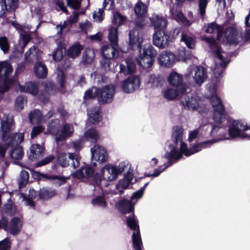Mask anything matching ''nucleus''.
<instances>
[{
    "label": "nucleus",
    "mask_w": 250,
    "mask_h": 250,
    "mask_svg": "<svg viewBox=\"0 0 250 250\" xmlns=\"http://www.w3.org/2000/svg\"><path fill=\"white\" fill-rule=\"evenodd\" d=\"M12 85L15 87L16 90L18 92H27V83L25 85H21L16 79H12Z\"/></svg>",
    "instance_id": "e2e57ef3"
},
{
    "label": "nucleus",
    "mask_w": 250,
    "mask_h": 250,
    "mask_svg": "<svg viewBox=\"0 0 250 250\" xmlns=\"http://www.w3.org/2000/svg\"><path fill=\"white\" fill-rule=\"evenodd\" d=\"M117 207L120 212L124 215L129 212L134 213V207L130 200L122 199L117 203Z\"/></svg>",
    "instance_id": "b1692460"
},
{
    "label": "nucleus",
    "mask_w": 250,
    "mask_h": 250,
    "mask_svg": "<svg viewBox=\"0 0 250 250\" xmlns=\"http://www.w3.org/2000/svg\"><path fill=\"white\" fill-rule=\"evenodd\" d=\"M13 71L11 64L8 61L0 62V78L10 79L9 75Z\"/></svg>",
    "instance_id": "bb28decb"
},
{
    "label": "nucleus",
    "mask_w": 250,
    "mask_h": 250,
    "mask_svg": "<svg viewBox=\"0 0 250 250\" xmlns=\"http://www.w3.org/2000/svg\"><path fill=\"white\" fill-rule=\"evenodd\" d=\"M187 80L193 84H201L207 78L205 69L200 66H190L186 74Z\"/></svg>",
    "instance_id": "423d86ee"
},
{
    "label": "nucleus",
    "mask_w": 250,
    "mask_h": 250,
    "mask_svg": "<svg viewBox=\"0 0 250 250\" xmlns=\"http://www.w3.org/2000/svg\"><path fill=\"white\" fill-rule=\"evenodd\" d=\"M205 32L208 33L217 32L218 41L223 43H236L242 40V33L239 32L234 27L228 28L224 33L216 24L212 22L208 24Z\"/></svg>",
    "instance_id": "7ed1b4c3"
},
{
    "label": "nucleus",
    "mask_w": 250,
    "mask_h": 250,
    "mask_svg": "<svg viewBox=\"0 0 250 250\" xmlns=\"http://www.w3.org/2000/svg\"><path fill=\"white\" fill-rule=\"evenodd\" d=\"M125 20V17L121 15L118 12H114L113 13L112 22L115 25L119 26L122 25Z\"/></svg>",
    "instance_id": "680f3d73"
},
{
    "label": "nucleus",
    "mask_w": 250,
    "mask_h": 250,
    "mask_svg": "<svg viewBox=\"0 0 250 250\" xmlns=\"http://www.w3.org/2000/svg\"><path fill=\"white\" fill-rule=\"evenodd\" d=\"M27 99L26 97L20 96L15 101V107L17 109H22L27 107Z\"/></svg>",
    "instance_id": "8fccbe9b"
},
{
    "label": "nucleus",
    "mask_w": 250,
    "mask_h": 250,
    "mask_svg": "<svg viewBox=\"0 0 250 250\" xmlns=\"http://www.w3.org/2000/svg\"><path fill=\"white\" fill-rule=\"evenodd\" d=\"M132 243L135 250H142V241L140 232H133L132 234Z\"/></svg>",
    "instance_id": "37998d69"
},
{
    "label": "nucleus",
    "mask_w": 250,
    "mask_h": 250,
    "mask_svg": "<svg viewBox=\"0 0 250 250\" xmlns=\"http://www.w3.org/2000/svg\"><path fill=\"white\" fill-rule=\"evenodd\" d=\"M83 46L79 43H76L72 45L67 51L68 56L72 58H75L79 56Z\"/></svg>",
    "instance_id": "4c0bfd02"
},
{
    "label": "nucleus",
    "mask_w": 250,
    "mask_h": 250,
    "mask_svg": "<svg viewBox=\"0 0 250 250\" xmlns=\"http://www.w3.org/2000/svg\"><path fill=\"white\" fill-rule=\"evenodd\" d=\"M55 86L51 83H49L45 87V91L44 93H42L40 96V99L42 100L43 102L46 101L48 100L49 95L53 94L55 90L54 89Z\"/></svg>",
    "instance_id": "c03bdc74"
},
{
    "label": "nucleus",
    "mask_w": 250,
    "mask_h": 250,
    "mask_svg": "<svg viewBox=\"0 0 250 250\" xmlns=\"http://www.w3.org/2000/svg\"><path fill=\"white\" fill-rule=\"evenodd\" d=\"M108 37L111 44L117 46L118 41V28L117 27L110 28Z\"/></svg>",
    "instance_id": "a18cd8bd"
},
{
    "label": "nucleus",
    "mask_w": 250,
    "mask_h": 250,
    "mask_svg": "<svg viewBox=\"0 0 250 250\" xmlns=\"http://www.w3.org/2000/svg\"><path fill=\"white\" fill-rule=\"evenodd\" d=\"M123 170V169L119 171L115 166L108 164L102 168L101 173L105 179L108 181H112L116 179L119 173L122 172Z\"/></svg>",
    "instance_id": "f3484780"
},
{
    "label": "nucleus",
    "mask_w": 250,
    "mask_h": 250,
    "mask_svg": "<svg viewBox=\"0 0 250 250\" xmlns=\"http://www.w3.org/2000/svg\"><path fill=\"white\" fill-rule=\"evenodd\" d=\"M141 82L139 77L132 76L124 80L122 83V89L126 93H131L138 89Z\"/></svg>",
    "instance_id": "f8f14e48"
},
{
    "label": "nucleus",
    "mask_w": 250,
    "mask_h": 250,
    "mask_svg": "<svg viewBox=\"0 0 250 250\" xmlns=\"http://www.w3.org/2000/svg\"><path fill=\"white\" fill-rule=\"evenodd\" d=\"M60 129V121L58 119L51 120L48 125V131L49 133L53 135L58 134Z\"/></svg>",
    "instance_id": "e433bc0d"
},
{
    "label": "nucleus",
    "mask_w": 250,
    "mask_h": 250,
    "mask_svg": "<svg viewBox=\"0 0 250 250\" xmlns=\"http://www.w3.org/2000/svg\"><path fill=\"white\" fill-rule=\"evenodd\" d=\"M73 128L67 124L64 125L61 130L59 136L57 138V141L65 140L67 137L71 136L73 133Z\"/></svg>",
    "instance_id": "c9c22d12"
},
{
    "label": "nucleus",
    "mask_w": 250,
    "mask_h": 250,
    "mask_svg": "<svg viewBox=\"0 0 250 250\" xmlns=\"http://www.w3.org/2000/svg\"><path fill=\"white\" fill-rule=\"evenodd\" d=\"M163 93L164 97L168 100H171L175 99L180 94H181L182 97H183V94L178 88L175 89L173 88H168L164 91Z\"/></svg>",
    "instance_id": "f704fd0d"
},
{
    "label": "nucleus",
    "mask_w": 250,
    "mask_h": 250,
    "mask_svg": "<svg viewBox=\"0 0 250 250\" xmlns=\"http://www.w3.org/2000/svg\"><path fill=\"white\" fill-rule=\"evenodd\" d=\"M12 83V79L0 78V93L7 91Z\"/></svg>",
    "instance_id": "09e8293b"
},
{
    "label": "nucleus",
    "mask_w": 250,
    "mask_h": 250,
    "mask_svg": "<svg viewBox=\"0 0 250 250\" xmlns=\"http://www.w3.org/2000/svg\"><path fill=\"white\" fill-rule=\"evenodd\" d=\"M184 130L182 127L179 125L174 126L173 128V132L172 138L173 139L174 143L177 145L179 143H181L180 148V153L187 157H189L188 154L189 153V148L187 147V145L183 142V136Z\"/></svg>",
    "instance_id": "1a4fd4ad"
},
{
    "label": "nucleus",
    "mask_w": 250,
    "mask_h": 250,
    "mask_svg": "<svg viewBox=\"0 0 250 250\" xmlns=\"http://www.w3.org/2000/svg\"><path fill=\"white\" fill-rule=\"evenodd\" d=\"M129 42L133 49H141L144 41L142 32L138 29H134L130 31L129 33Z\"/></svg>",
    "instance_id": "ddd939ff"
},
{
    "label": "nucleus",
    "mask_w": 250,
    "mask_h": 250,
    "mask_svg": "<svg viewBox=\"0 0 250 250\" xmlns=\"http://www.w3.org/2000/svg\"><path fill=\"white\" fill-rule=\"evenodd\" d=\"M115 87L112 84L105 85L99 89V102L101 104L110 103L113 98Z\"/></svg>",
    "instance_id": "9d476101"
},
{
    "label": "nucleus",
    "mask_w": 250,
    "mask_h": 250,
    "mask_svg": "<svg viewBox=\"0 0 250 250\" xmlns=\"http://www.w3.org/2000/svg\"><path fill=\"white\" fill-rule=\"evenodd\" d=\"M97 96L99 98V88L94 87L85 91L84 99H89Z\"/></svg>",
    "instance_id": "052dcab7"
},
{
    "label": "nucleus",
    "mask_w": 250,
    "mask_h": 250,
    "mask_svg": "<svg viewBox=\"0 0 250 250\" xmlns=\"http://www.w3.org/2000/svg\"><path fill=\"white\" fill-rule=\"evenodd\" d=\"M29 173L25 170H22L20 173V179L19 180V186L22 187L25 186L29 180Z\"/></svg>",
    "instance_id": "4d7b16f0"
},
{
    "label": "nucleus",
    "mask_w": 250,
    "mask_h": 250,
    "mask_svg": "<svg viewBox=\"0 0 250 250\" xmlns=\"http://www.w3.org/2000/svg\"><path fill=\"white\" fill-rule=\"evenodd\" d=\"M115 45H106L104 46L101 49V54L103 58L106 60L104 64V69H110V61L112 59L116 58L118 55V50Z\"/></svg>",
    "instance_id": "9b49d317"
},
{
    "label": "nucleus",
    "mask_w": 250,
    "mask_h": 250,
    "mask_svg": "<svg viewBox=\"0 0 250 250\" xmlns=\"http://www.w3.org/2000/svg\"><path fill=\"white\" fill-rule=\"evenodd\" d=\"M24 138L23 133H14L11 136L10 140L0 143V163H3L7 167L9 165V157L5 156L6 150L9 147L13 146L14 144H21Z\"/></svg>",
    "instance_id": "39448f33"
},
{
    "label": "nucleus",
    "mask_w": 250,
    "mask_h": 250,
    "mask_svg": "<svg viewBox=\"0 0 250 250\" xmlns=\"http://www.w3.org/2000/svg\"><path fill=\"white\" fill-rule=\"evenodd\" d=\"M12 25L17 30L21 31L20 33V43L23 44L24 48L30 40L29 34L24 31V27L20 25L16 21H13Z\"/></svg>",
    "instance_id": "a878e982"
},
{
    "label": "nucleus",
    "mask_w": 250,
    "mask_h": 250,
    "mask_svg": "<svg viewBox=\"0 0 250 250\" xmlns=\"http://www.w3.org/2000/svg\"><path fill=\"white\" fill-rule=\"evenodd\" d=\"M29 120L32 124H40L42 120V114L41 110H33L29 115Z\"/></svg>",
    "instance_id": "58836bf2"
},
{
    "label": "nucleus",
    "mask_w": 250,
    "mask_h": 250,
    "mask_svg": "<svg viewBox=\"0 0 250 250\" xmlns=\"http://www.w3.org/2000/svg\"><path fill=\"white\" fill-rule=\"evenodd\" d=\"M44 130V127L41 125L33 126L31 132V137L33 139Z\"/></svg>",
    "instance_id": "69168bd1"
},
{
    "label": "nucleus",
    "mask_w": 250,
    "mask_h": 250,
    "mask_svg": "<svg viewBox=\"0 0 250 250\" xmlns=\"http://www.w3.org/2000/svg\"><path fill=\"white\" fill-rule=\"evenodd\" d=\"M22 227V223L18 217H13L9 222L8 226V230L10 234L17 235L20 233Z\"/></svg>",
    "instance_id": "412c9836"
},
{
    "label": "nucleus",
    "mask_w": 250,
    "mask_h": 250,
    "mask_svg": "<svg viewBox=\"0 0 250 250\" xmlns=\"http://www.w3.org/2000/svg\"><path fill=\"white\" fill-rule=\"evenodd\" d=\"M79 15V13L74 12L73 15L70 17L68 20L64 21L62 24L57 25L56 28L58 30V34H61L63 30L69 31L71 27V25L77 22Z\"/></svg>",
    "instance_id": "4be33fe9"
},
{
    "label": "nucleus",
    "mask_w": 250,
    "mask_h": 250,
    "mask_svg": "<svg viewBox=\"0 0 250 250\" xmlns=\"http://www.w3.org/2000/svg\"><path fill=\"white\" fill-rule=\"evenodd\" d=\"M87 139H92V141L96 143L99 139V135L96 129L90 128L86 131L84 134Z\"/></svg>",
    "instance_id": "603ef678"
},
{
    "label": "nucleus",
    "mask_w": 250,
    "mask_h": 250,
    "mask_svg": "<svg viewBox=\"0 0 250 250\" xmlns=\"http://www.w3.org/2000/svg\"><path fill=\"white\" fill-rule=\"evenodd\" d=\"M176 58L179 61L186 62L191 58V55L185 48H182L179 50Z\"/></svg>",
    "instance_id": "49530a36"
},
{
    "label": "nucleus",
    "mask_w": 250,
    "mask_h": 250,
    "mask_svg": "<svg viewBox=\"0 0 250 250\" xmlns=\"http://www.w3.org/2000/svg\"><path fill=\"white\" fill-rule=\"evenodd\" d=\"M167 80L170 85L178 88L183 94L181 101L185 108L196 109L199 107V104L197 102L195 99H193L189 94H185L187 92L188 87L186 85L183 84V78L181 74L175 71H172L167 77Z\"/></svg>",
    "instance_id": "f03ea898"
},
{
    "label": "nucleus",
    "mask_w": 250,
    "mask_h": 250,
    "mask_svg": "<svg viewBox=\"0 0 250 250\" xmlns=\"http://www.w3.org/2000/svg\"><path fill=\"white\" fill-rule=\"evenodd\" d=\"M57 194L55 190H49L46 188H42L39 191V198L42 200H48Z\"/></svg>",
    "instance_id": "79ce46f5"
},
{
    "label": "nucleus",
    "mask_w": 250,
    "mask_h": 250,
    "mask_svg": "<svg viewBox=\"0 0 250 250\" xmlns=\"http://www.w3.org/2000/svg\"><path fill=\"white\" fill-rule=\"evenodd\" d=\"M164 82L163 78L159 75L150 74L146 79V85L148 88H155L161 87Z\"/></svg>",
    "instance_id": "aec40b11"
},
{
    "label": "nucleus",
    "mask_w": 250,
    "mask_h": 250,
    "mask_svg": "<svg viewBox=\"0 0 250 250\" xmlns=\"http://www.w3.org/2000/svg\"><path fill=\"white\" fill-rule=\"evenodd\" d=\"M200 40L204 42L209 47L211 51L215 57V67L214 74L216 79L220 77L223 70L229 62V56L217 44L216 41L212 38L206 36L200 37Z\"/></svg>",
    "instance_id": "f257e3e1"
},
{
    "label": "nucleus",
    "mask_w": 250,
    "mask_h": 250,
    "mask_svg": "<svg viewBox=\"0 0 250 250\" xmlns=\"http://www.w3.org/2000/svg\"><path fill=\"white\" fill-rule=\"evenodd\" d=\"M69 160L65 153H61L58 156V163L62 167H66L69 166Z\"/></svg>",
    "instance_id": "6e6d98bb"
},
{
    "label": "nucleus",
    "mask_w": 250,
    "mask_h": 250,
    "mask_svg": "<svg viewBox=\"0 0 250 250\" xmlns=\"http://www.w3.org/2000/svg\"><path fill=\"white\" fill-rule=\"evenodd\" d=\"M91 203L93 206L105 208L107 206V203L105 201L104 196H97L92 199Z\"/></svg>",
    "instance_id": "3c124183"
},
{
    "label": "nucleus",
    "mask_w": 250,
    "mask_h": 250,
    "mask_svg": "<svg viewBox=\"0 0 250 250\" xmlns=\"http://www.w3.org/2000/svg\"><path fill=\"white\" fill-rule=\"evenodd\" d=\"M57 82L60 87H63L65 83V75L62 70H58Z\"/></svg>",
    "instance_id": "774afa93"
},
{
    "label": "nucleus",
    "mask_w": 250,
    "mask_h": 250,
    "mask_svg": "<svg viewBox=\"0 0 250 250\" xmlns=\"http://www.w3.org/2000/svg\"><path fill=\"white\" fill-rule=\"evenodd\" d=\"M120 72L125 75L132 74L135 71L136 64L131 58H128L125 61V63H122L120 65Z\"/></svg>",
    "instance_id": "393cba45"
},
{
    "label": "nucleus",
    "mask_w": 250,
    "mask_h": 250,
    "mask_svg": "<svg viewBox=\"0 0 250 250\" xmlns=\"http://www.w3.org/2000/svg\"><path fill=\"white\" fill-rule=\"evenodd\" d=\"M172 3V6L167 2V4L169 5L170 11L174 19L180 21L185 25L190 26L193 22V21H189L186 18L184 14L180 11L175 9V6H180L182 5L184 0H170Z\"/></svg>",
    "instance_id": "6e6552de"
},
{
    "label": "nucleus",
    "mask_w": 250,
    "mask_h": 250,
    "mask_svg": "<svg viewBox=\"0 0 250 250\" xmlns=\"http://www.w3.org/2000/svg\"><path fill=\"white\" fill-rule=\"evenodd\" d=\"M4 110H0V119L1 120L0 129L2 131V140L4 142L10 140L11 136L8 133L11 131V126L13 122V116L10 114L4 113Z\"/></svg>",
    "instance_id": "0eeeda50"
},
{
    "label": "nucleus",
    "mask_w": 250,
    "mask_h": 250,
    "mask_svg": "<svg viewBox=\"0 0 250 250\" xmlns=\"http://www.w3.org/2000/svg\"><path fill=\"white\" fill-rule=\"evenodd\" d=\"M95 57L94 51L90 48H86L83 55L82 62L84 64L91 63Z\"/></svg>",
    "instance_id": "a19ab883"
},
{
    "label": "nucleus",
    "mask_w": 250,
    "mask_h": 250,
    "mask_svg": "<svg viewBox=\"0 0 250 250\" xmlns=\"http://www.w3.org/2000/svg\"><path fill=\"white\" fill-rule=\"evenodd\" d=\"M34 71L37 77L40 78L45 77L47 74V68L42 62H38L35 63Z\"/></svg>",
    "instance_id": "2f4dec72"
},
{
    "label": "nucleus",
    "mask_w": 250,
    "mask_h": 250,
    "mask_svg": "<svg viewBox=\"0 0 250 250\" xmlns=\"http://www.w3.org/2000/svg\"><path fill=\"white\" fill-rule=\"evenodd\" d=\"M159 64L165 67H171L176 60L175 54L170 51H163L158 57Z\"/></svg>",
    "instance_id": "dca6fc26"
},
{
    "label": "nucleus",
    "mask_w": 250,
    "mask_h": 250,
    "mask_svg": "<svg viewBox=\"0 0 250 250\" xmlns=\"http://www.w3.org/2000/svg\"><path fill=\"white\" fill-rule=\"evenodd\" d=\"M91 113H87L90 122L95 124L99 123L102 119L101 110H91Z\"/></svg>",
    "instance_id": "de8ad7c7"
},
{
    "label": "nucleus",
    "mask_w": 250,
    "mask_h": 250,
    "mask_svg": "<svg viewBox=\"0 0 250 250\" xmlns=\"http://www.w3.org/2000/svg\"><path fill=\"white\" fill-rule=\"evenodd\" d=\"M212 143L213 142L212 141H208L196 144L189 148V153L188 155L190 156L192 154L197 153L200 151L202 148L207 147L208 145H211L212 144Z\"/></svg>",
    "instance_id": "473e14b6"
},
{
    "label": "nucleus",
    "mask_w": 250,
    "mask_h": 250,
    "mask_svg": "<svg viewBox=\"0 0 250 250\" xmlns=\"http://www.w3.org/2000/svg\"><path fill=\"white\" fill-rule=\"evenodd\" d=\"M92 158L100 164L106 162L108 160V153L105 149L98 145H95L91 149Z\"/></svg>",
    "instance_id": "4468645a"
},
{
    "label": "nucleus",
    "mask_w": 250,
    "mask_h": 250,
    "mask_svg": "<svg viewBox=\"0 0 250 250\" xmlns=\"http://www.w3.org/2000/svg\"><path fill=\"white\" fill-rule=\"evenodd\" d=\"M216 88L215 85H209L208 90L209 93L207 94V96L210 98V104L214 109H223L224 108L223 105L220 99L216 95Z\"/></svg>",
    "instance_id": "a211bd4d"
},
{
    "label": "nucleus",
    "mask_w": 250,
    "mask_h": 250,
    "mask_svg": "<svg viewBox=\"0 0 250 250\" xmlns=\"http://www.w3.org/2000/svg\"><path fill=\"white\" fill-rule=\"evenodd\" d=\"M0 48L4 53H6L9 50V45L7 39L5 37L0 38Z\"/></svg>",
    "instance_id": "0e129e2a"
},
{
    "label": "nucleus",
    "mask_w": 250,
    "mask_h": 250,
    "mask_svg": "<svg viewBox=\"0 0 250 250\" xmlns=\"http://www.w3.org/2000/svg\"><path fill=\"white\" fill-rule=\"evenodd\" d=\"M170 41L171 38L166 32L162 34L161 31H155L153 36V44L161 48L167 47Z\"/></svg>",
    "instance_id": "2eb2a0df"
},
{
    "label": "nucleus",
    "mask_w": 250,
    "mask_h": 250,
    "mask_svg": "<svg viewBox=\"0 0 250 250\" xmlns=\"http://www.w3.org/2000/svg\"><path fill=\"white\" fill-rule=\"evenodd\" d=\"M228 132L229 137L231 138L237 137L247 138V136H248V134L245 132H241L240 130L238 129V127L233 123H232L230 126L229 127Z\"/></svg>",
    "instance_id": "c85d7f7f"
},
{
    "label": "nucleus",
    "mask_w": 250,
    "mask_h": 250,
    "mask_svg": "<svg viewBox=\"0 0 250 250\" xmlns=\"http://www.w3.org/2000/svg\"><path fill=\"white\" fill-rule=\"evenodd\" d=\"M63 55V48L62 46H59L53 54V59L55 61H60L62 58Z\"/></svg>",
    "instance_id": "338daca9"
},
{
    "label": "nucleus",
    "mask_w": 250,
    "mask_h": 250,
    "mask_svg": "<svg viewBox=\"0 0 250 250\" xmlns=\"http://www.w3.org/2000/svg\"><path fill=\"white\" fill-rule=\"evenodd\" d=\"M182 156V153L175 147H173L169 152H167L165 155V158H170L176 160V161L180 159Z\"/></svg>",
    "instance_id": "5fc2aeb1"
},
{
    "label": "nucleus",
    "mask_w": 250,
    "mask_h": 250,
    "mask_svg": "<svg viewBox=\"0 0 250 250\" xmlns=\"http://www.w3.org/2000/svg\"><path fill=\"white\" fill-rule=\"evenodd\" d=\"M213 120L217 124H222L227 119L226 110H213Z\"/></svg>",
    "instance_id": "ea45409f"
},
{
    "label": "nucleus",
    "mask_w": 250,
    "mask_h": 250,
    "mask_svg": "<svg viewBox=\"0 0 250 250\" xmlns=\"http://www.w3.org/2000/svg\"><path fill=\"white\" fill-rule=\"evenodd\" d=\"M69 178V177H64L61 175H53L52 181L53 183L56 186L60 187L65 184L67 180Z\"/></svg>",
    "instance_id": "864d4df0"
},
{
    "label": "nucleus",
    "mask_w": 250,
    "mask_h": 250,
    "mask_svg": "<svg viewBox=\"0 0 250 250\" xmlns=\"http://www.w3.org/2000/svg\"><path fill=\"white\" fill-rule=\"evenodd\" d=\"M149 20L156 31L163 30L167 25V20L158 14H153L149 18Z\"/></svg>",
    "instance_id": "6ab92c4d"
},
{
    "label": "nucleus",
    "mask_w": 250,
    "mask_h": 250,
    "mask_svg": "<svg viewBox=\"0 0 250 250\" xmlns=\"http://www.w3.org/2000/svg\"><path fill=\"white\" fill-rule=\"evenodd\" d=\"M20 144H14L15 147L9 153V157L13 160H20L24 155L22 147L20 146Z\"/></svg>",
    "instance_id": "cd10ccee"
},
{
    "label": "nucleus",
    "mask_w": 250,
    "mask_h": 250,
    "mask_svg": "<svg viewBox=\"0 0 250 250\" xmlns=\"http://www.w3.org/2000/svg\"><path fill=\"white\" fill-rule=\"evenodd\" d=\"M156 54V50L151 45L146 44L140 49V53L136 60L139 66L144 68H148L153 65Z\"/></svg>",
    "instance_id": "20e7f679"
},
{
    "label": "nucleus",
    "mask_w": 250,
    "mask_h": 250,
    "mask_svg": "<svg viewBox=\"0 0 250 250\" xmlns=\"http://www.w3.org/2000/svg\"><path fill=\"white\" fill-rule=\"evenodd\" d=\"M234 125L240 130L241 132L250 130V125H248L246 123L242 120H235L232 122Z\"/></svg>",
    "instance_id": "13d9d810"
},
{
    "label": "nucleus",
    "mask_w": 250,
    "mask_h": 250,
    "mask_svg": "<svg viewBox=\"0 0 250 250\" xmlns=\"http://www.w3.org/2000/svg\"><path fill=\"white\" fill-rule=\"evenodd\" d=\"M181 41L184 42L187 46L190 49H194L195 47V37L188 33H183L182 34Z\"/></svg>",
    "instance_id": "7c9ffc66"
},
{
    "label": "nucleus",
    "mask_w": 250,
    "mask_h": 250,
    "mask_svg": "<svg viewBox=\"0 0 250 250\" xmlns=\"http://www.w3.org/2000/svg\"><path fill=\"white\" fill-rule=\"evenodd\" d=\"M43 154L44 147L39 144H33L30 148L28 157L31 161H35L42 158Z\"/></svg>",
    "instance_id": "5701e85b"
},
{
    "label": "nucleus",
    "mask_w": 250,
    "mask_h": 250,
    "mask_svg": "<svg viewBox=\"0 0 250 250\" xmlns=\"http://www.w3.org/2000/svg\"><path fill=\"white\" fill-rule=\"evenodd\" d=\"M138 223V220L136 218L134 213H133L131 215L128 216L126 219V224L127 226L131 229L133 230V232H137L138 231L140 232Z\"/></svg>",
    "instance_id": "72a5a7b5"
},
{
    "label": "nucleus",
    "mask_w": 250,
    "mask_h": 250,
    "mask_svg": "<svg viewBox=\"0 0 250 250\" xmlns=\"http://www.w3.org/2000/svg\"><path fill=\"white\" fill-rule=\"evenodd\" d=\"M147 8L146 4L139 0L134 6V12L138 17H143L146 14Z\"/></svg>",
    "instance_id": "c756f323"
},
{
    "label": "nucleus",
    "mask_w": 250,
    "mask_h": 250,
    "mask_svg": "<svg viewBox=\"0 0 250 250\" xmlns=\"http://www.w3.org/2000/svg\"><path fill=\"white\" fill-rule=\"evenodd\" d=\"M130 184L126 179L123 178L119 180L116 185V189L119 190L120 194H121L124 192L123 189L127 188Z\"/></svg>",
    "instance_id": "bf43d9fd"
}]
</instances>
